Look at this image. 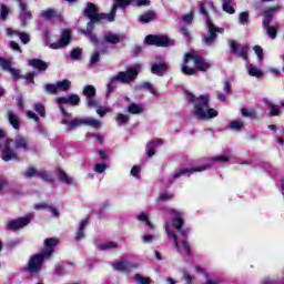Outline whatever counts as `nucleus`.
<instances>
[{"instance_id":"obj_12","label":"nucleus","mask_w":284,"mask_h":284,"mask_svg":"<svg viewBox=\"0 0 284 284\" xmlns=\"http://www.w3.org/2000/svg\"><path fill=\"white\" fill-rule=\"evenodd\" d=\"M82 94L83 97H85L87 99L85 103L89 108H97L99 105V102L95 101L97 88H94V85L92 84L85 85L82 90Z\"/></svg>"},{"instance_id":"obj_52","label":"nucleus","mask_w":284,"mask_h":284,"mask_svg":"<svg viewBox=\"0 0 284 284\" xmlns=\"http://www.w3.org/2000/svg\"><path fill=\"white\" fill-rule=\"evenodd\" d=\"M182 247L184 248L186 256H192V246H190L189 241H182Z\"/></svg>"},{"instance_id":"obj_6","label":"nucleus","mask_w":284,"mask_h":284,"mask_svg":"<svg viewBox=\"0 0 284 284\" xmlns=\"http://www.w3.org/2000/svg\"><path fill=\"white\" fill-rule=\"evenodd\" d=\"M118 8L119 3L116 2L112 6L110 13H103L99 12V7H97V4H94L93 2H88L84 11L93 16V21H100V23H103V21H109L110 23H112L116 17Z\"/></svg>"},{"instance_id":"obj_43","label":"nucleus","mask_w":284,"mask_h":284,"mask_svg":"<svg viewBox=\"0 0 284 284\" xmlns=\"http://www.w3.org/2000/svg\"><path fill=\"white\" fill-rule=\"evenodd\" d=\"M134 278L139 284H152V280L150 277H144L139 273L134 275Z\"/></svg>"},{"instance_id":"obj_54","label":"nucleus","mask_w":284,"mask_h":284,"mask_svg":"<svg viewBox=\"0 0 284 284\" xmlns=\"http://www.w3.org/2000/svg\"><path fill=\"white\" fill-rule=\"evenodd\" d=\"M271 116H278L281 114V109L276 104H270Z\"/></svg>"},{"instance_id":"obj_4","label":"nucleus","mask_w":284,"mask_h":284,"mask_svg":"<svg viewBox=\"0 0 284 284\" xmlns=\"http://www.w3.org/2000/svg\"><path fill=\"white\" fill-rule=\"evenodd\" d=\"M200 14H203L206 19V26H207V34L203 36L202 41L205 45H214L216 43V39H219V34H223L225 32V29L216 27L214 22H212V19L210 18V14L207 13V9H205V4L203 2H200Z\"/></svg>"},{"instance_id":"obj_50","label":"nucleus","mask_w":284,"mask_h":284,"mask_svg":"<svg viewBox=\"0 0 284 284\" xmlns=\"http://www.w3.org/2000/svg\"><path fill=\"white\" fill-rule=\"evenodd\" d=\"M45 91L49 92V94H57L59 92L58 84L49 83L45 85Z\"/></svg>"},{"instance_id":"obj_2","label":"nucleus","mask_w":284,"mask_h":284,"mask_svg":"<svg viewBox=\"0 0 284 284\" xmlns=\"http://www.w3.org/2000/svg\"><path fill=\"white\" fill-rule=\"evenodd\" d=\"M30 150V138L28 135L18 134L14 139L8 138L1 150V159L6 163L10 161H19V153Z\"/></svg>"},{"instance_id":"obj_36","label":"nucleus","mask_w":284,"mask_h":284,"mask_svg":"<svg viewBox=\"0 0 284 284\" xmlns=\"http://www.w3.org/2000/svg\"><path fill=\"white\" fill-rule=\"evenodd\" d=\"M83 54V49L81 48H74L73 50H71L70 52V59H72L73 61H79V59H81V55Z\"/></svg>"},{"instance_id":"obj_51","label":"nucleus","mask_w":284,"mask_h":284,"mask_svg":"<svg viewBox=\"0 0 284 284\" xmlns=\"http://www.w3.org/2000/svg\"><path fill=\"white\" fill-rule=\"evenodd\" d=\"M244 123H243V121H232L231 123H230V129L231 130H241V129H243L244 128Z\"/></svg>"},{"instance_id":"obj_26","label":"nucleus","mask_w":284,"mask_h":284,"mask_svg":"<svg viewBox=\"0 0 284 284\" xmlns=\"http://www.w3.org/2000/svg\"><path fill=\"white\" fill-rule=\"evenodd\" d=\"M57 172H58V179L59 181H61V183H65L67 185H70L72 183V178L68 176V173H65L63 169L59 168Z\"/></svg>"},{"instance_id":"obj_47","label":"nucleus","mask_w":284,"mask_h":284,"mask_svg":"<svg viewBox=\"0 0 284 284\" xmlns=\"http://www.w3.org/2000/svg\"><path fill=\"white\" fill-rule=\"evenodd\" d=\"M18 226L26 227V225H30V216H22L16 220Z\"/></svg>"},{"instance_id":"obj_53","label":"nucleus","mask_w":284,"mask_h":284,"mask_svg":"<svg viewBox=\"0 0 284 284\" xmlns=\"http://www.w3.org/2000/svg\"><path fill=\"white\" fill-rule=\"evenodd\" d=\"M33 108L39 113L40 116H45V106L43 104L36 103Z\"/></svg>"},{"instance_id":"obj_44","label":"nucleus","mask_w":284,"mask_h":284,"mask_svg":"<svg viewBox=\"0 0 284 284\" xmlns=\"http://www.w3.org/2000/svg\"><path fill=\"white\" fill-rule=\"evenodd\" d=\"M101 61V53L99 51H94L92 54H91V58H90V65H97V63H99Z\"/></svg>"},{"instance_id":"obj_56","label":"nucleus","mask_w":284,"mask_h":284,"mask_svg":"<svg viewBox=\"0 0 284 284\" xmlns=\"http://www.w3.org/2000/svg\"><path fill=\"white\" fill-rule=\"evenodd\" d=\"M105 170H108V165H105L104 163H98L94 166V171L98 172V174H103Z\"/></svg>"},{"instance_id":"obj_5","label":"nucleus","mask_w":284,"mask_h":284,"mask_svg":"<svg viewBox=\"0 0 284 284\" xmlns=\"http://www.w3.org/2000/svg\"><path fill=\"white\" fill-rule=\"evenodd\" d=\"M118 8L119 3L116 2L112 6L110 13H103L99 12V7H97V4H94L93 2H88L84 11L93 16V21H100V23H103V21H109L110 23H112L116 17Z\"/></svg>"},{"instance_id":"obj_45","label":"nucleus","mask_w":284,"mask_h":284,"mask_svg":"<svg viewBox=\"0 0 284 284\" xmlns=\"http://www.w3.org/2000/svg\"><path fill=\"white\" fill-rule=\"evenodd\" d=\"M115 121L118 123H120V125H123L125 123H129L130 122V115H125V114H122V113H119L115 118Z\"/></svg>"},{"instance_id":"obj_34","label":"nucleus","mask_w":284,"mask_h":284,"mask_svg":"<svg viewBox=\"0 0 284 284\" xmlns=\"http://www.w3.org/2000/svg\"><path fill=\"white\" fill-rule=\"evenodd\" d=\"M57 85H58V90H60L61 92H68L72 83L70 82V80H62L57 82Z\"/></svg>"},{"instance_id":"obj_38","label":"nucleus","mask_w":284,"mask_h":284,"mask_svg":"<svg viewBox=\"0 0 284 284\" xmlns=\"http://www.w3.org/2000/svg\"><path fill=\"white\" fill-rule=\"evenodd\" d=\"M8 14H10V8H8L6 4H2L0 7V21H8Z\"/></svg>"},{"instance_id":"obj_13","label":"nucleus","mask_w":284,"mask_h":284,"mask_svg":"<svg viewBox=\"0 0 284 284\" xmlns=\"http://www.w3.org/2000/svg\"><path fill=\"white\" fill-rule=\"evenodd\" d=\"M0 68L4 70V72H10L11 77L13 78V81L21 80V70L17 68H12V61L0 57Z\"/></svg>"},{"instance_id":"obj_3","label":"nucleus","mask_w":284,"mask_h":284,"mask_svg":"<svg viewBox=\"0 0 284 284\" xmlns=\"http://www.w3.org/2000/svg\"><path fill=\"white\" fill-rule=\"evenodd\" d=\"M189 103H194L193 114L200 121H210L216 119L219 111L210 108V95H200L196 98L193 93H187Z\"/></svg>"},{"instance_id":"obj_59","label":"nucleus","mask_w":284,"mask_h":284,"mask_svg":"<svg viewBox=\"0 0 284 284\" xmlns=\"http://www.w3.org/2000/svg\"><path fill=\"white\" fill-rule=\"evenodd\" d=\"M174 199V194L169 193H160L159 201H172Z\"/></svg>"},{"instance_id":"obj_40","label":"nucleus","mask_w":284,"mask_h":284,"mask_svg":"<svg viewBox=\"0 0 284 284\" xmlns=\"http://www.w3.org/2000/svg\"><path fill=\"white\" fill-rule=\"evenodd\" d=\"M38 176H40V179L45 183H54V179L50 176L47 171H39Z\"/></svg>"},{"instance_id":"obj_21","label":"nucleus","mask_w":284,"mask_h":284,"mask_svg":"<svg viewBox=\"0 0 284 284\" xmlns=\"http://www.w3.org/2000/svg\"><path fill=\"white\" fill-rule=\"evenodd\" d=\"M41 17L45 21H52V19H62L63 14L54 9H47L41 12Z\"/></svg>"},{"instance_id":"obj_27","label":"nucleus","mask_w":284,"mask_h":284,"mask_svg":"<svg viewBox=\"0 0 284 284\" xmlns=\"http://www.w3.org/2000/svg\"><path fill=\"white\" fill-rule=\"evenodd\" d=\"M143 105L136 103H131L126 109V112H129V114H143Z\"/></svg>"},{"instance_id":"obj_24","label":"nucleus","mask_w":284,"mask_h":284,"mask_svg":"<svg viewBox=\"0 0 284 284\" xmlns=\"http://www.w3.org/2000/svg\"><path fill=\"white\" fill-rule=\"evenodd\" d=\"M104 42L110 43L111 45H118V43H121V36L108 32L104 34Z\"/></svg>"},{"instance_id":"obj_25","label":"nucleus","mask_w":284,"mask_h":284,"mask_svg":"<svg viewBox=\"0 0 284 284\" xmlns=\"http://www.w3.org/2000/svg\"><path fill=\"white\" fill-rule=\"evenodd\" d=\"M70 41H72V34L70 33V30L62 31L60 36V43L63 48L70 45Z\"/></svg>"},{"instance_id":"obj_33","label":"nucleus","mask_w":284,"mask_h":284,"mask_svg":"<svg viewBox=\"0 0 284 284\" xmlns=\"http://www.w3.org/2000/svg\"><path fill=\"white\" fill-rule=\"evenodd\" d=\"M237 57L243 59L244 61H247L250 59V45L245 44L240 49V52L237 53Z\"/></svg>"},{"instance_id":"obj_63","label":"nucleus","mask_w":284,"mask_h":284,"mask_svg":"<svg viewBox=\"0 0 284 284\" xmlns=\"http://www.w3.org/2000/svg\"><path fill=\"white\" fill-rule=\"evenodd\" d=\"M223 90L226 94H232V84L230 83V81L224 82Z\"/></svg>"},{"instance_id":"obj_64","label":"nucleus","mask_w":284,"mask_h":284,"mask_svg":"<svg viewBox=\"0 0 284 284\" xmlns=\"http://www.w3.org/2000/svg\"><path fill=\"white\" fill-rule=\"evenodd\" d=\"M140 173H141V166L134 165V166L131 169V175H132V176H139Z\"/></svg>"},{"instance_id":"obj_60","label":"nucleus","mask_w":284,"mask_h":284,"mask_svg":"<svg viewBox=\"0 0 284 284\" xmlns=\"http://www.w3.org/2000/svg\"><path fill=\"white\" fill-rule=\"evenodd\" d=\"M230 48L231 52H233V54H236V52H239V42H236L235 40H231Z\"/></svg>"},{"instance_id":"obj_20","label":"nucleus","mask_w":284,"mask_h":284,"mask_svg":"<svg viewBox=\"0 0 284 284\" xmlns=\"http://www.w3.org/2000/svg\"><path fill=\"white\" fill-rule=\"evenodd\" d=\"M158 145H163V140H161V139L151 140L146 144V155H148L149 159H152V156H154V154H156V146Z\"/></svg>"},{"instance_id":"obj_28","label":"nucleus","mask_w":284,"mask_h":284,"mask_svg":"<svg viewBox=\"0 0 284 284\" xmlns=\"http://www.w3.org/2000/svg\"><path fill=\"white\" fill-rule=\"evenodd\" d=\"M138 88L139 90H148L153 97H159V91L154 90V85L150 82H142Z\"/></svg>"},{"instance_id":"obj_11","label":"nucleus","mask_w":284,"mask_h":284,"mask_svg":"<svg viewBox=\"0 0 284 284\" xmlns=\"http://www.w3.org/2000/svg\"><path fill=\"white\" fill-rule=\"evenodd\" d=\"M146 45H155L156 48H170V38L165 36L149 34L144 39Z\"/></svg>"},{"instance_id":"obj_46","label":"nucleus","mask_w":284,"mask_h":284,"mask_svg":"<svg viewBox=\"0 0 284 284\" xmlns=\"http://www.w3.org/2000/svg\"><path fill=\"white\" fill-rule=\"evenodd\" d=\"M253 50H254L257 59H260V61H263V59L265 58V53L263 52V47L256 44L253 47Z\"/></svg>"},{"instance_id":"obj_31","label":"nucleus","mask_w":284,"mask_h":284,"mask_svg":"<svg viewBox=\"0 0 284 284\" xmlns=\"http://www.w3.org/2000/svg\"><path fill=\"white\" fill-rule=\"evenodd\" d=\"M116 83H119V80H116V75H113L110 80L109 83L106 84V94H112L114 90H116Z\"/></svg>"},{"instance_id":"obj_57","label":"nucleus","mask_w":284,"mask_h":284,"mask_svg":"<svg viewBox=\"0 0 284 284\" xmlns=\"http://www.w3.org/2000/svg\"><path fill=\"white\" fill-rule=\"evenodd\" d=\"M212 161H214L215 163H227V161H230V158L226 155H217L213 158Z\"/></svg>"},{"instance_id":"obj_48","label":"nucleus","mask_w":284,"mask_h":284,"mask_svg":"<svg viewBox=\"0 0 284 284\" xmlns=\"http://www.w3.org/2000/svg\"><path fill=\"white\" fill-rule=\"evenodd\" d=\"M239 20L243 26H245V23H250V13L247 11L241 12Z\"/></svg>"},{"instance_id":"obj_15","label":"nucleus","mask_w":284,"mask_h":284,"mask_svg":"<svg viewBox=\"0 0 284 284\" xmlns=\"http://www.w3.org/2000/svg\"><path fill=\"white\" fill-rule=\"evenodd\" d=\"M170 214L172 216V225L174 230H181V227L185 225V219L183 217V213L176 209H171Z\"/></svg>"},{"instance_id":"obj_8","label":"nucleus","mask_w":284,"mask_h":284,"mask_svg":"<svg viewBox=\"0 0 284 284\" xmlns=\"http://www.w3.org/2000/svg\"><path fill=\"white\" fill-rule=\"evenodd\" d=\"M139 72H141V64H135L133 68H129L126 71H120L116 73L115 79L119 83L128 85L139 78Z\"/></svg>"},{"instance_id":"obj_14","label":"nucleus","mask_w":284,"mask_h":284,"mask_svg":"<svg viewBox=\"0 0 284 284\" xmlns=\"http://www.w3.org/2000/svg\"><path fill=\"white\" fill-rule=\"evenodd\" d=\"M113 270L115 272H122L123 274H130L132 270H136L139 267V264H134L132 262L128 261H115L112 263Z\"/></svg>"},{"instance_id":"obj_37","label":"nucleus","mask_w":284,"mask_h":284,"mask_svg":"<svg viewBox=\"0 0 284 284\" xmlns=\"http://www.w3.org/2000/svg\"><path fill=\"white\" fill-rule=\"evenodd\" d=\"M116 247H118V245H116V243H114V242H105V243H102V244H99V245H98V250H99L100 252H103V251H105V250L116 248Z\"/></svg>"},{"instance_id":"obj_29","label":"nucleus","mask_w":284,"mask_h":284,"mask_svg":"<svg viewBox=\"0 0 284 284\" xmlns=\"http://www.w3.org/2000/svg\"><path fill=\"white\" fill-rule=\"evenodd\" d=\"M222 10L226 12V14H234L236 12V9L232 7V0H223Z\"/></svg>"},{"instance_id":"obj_7","label":"nucleus","mask_w":284,"mask_h":284,"mask_svg":"<svg viewBox=\"0 0 284 284\" xmlns=\"http://www.w3.org/2000/svg\"><path fill=\"white\" fill-rule=\"evenodd\" d=\"M191 61H193L195 70L199 72H207V70L212 69V64L207 59L194 52H189L184 55V63H190Z\"/></svg>"},{"instance_id":"obj_9","label":"nucleus","mask_w":284,"mask_h":284,"mask_svg":"<svg viewBox=\"0 0 284 284\" xmlns=\"http://www.w3.org/2000/svg\"><path fill=\"white\" fill-rule=\"evenodd\" d=\"M57 103L60 108V112L62 113V116H65L67 119H72V113H68V111L63 105L77 106L81 103V98L79 97V94H70L68 98L59 97L57 98Z\"/></svg>"},{"instance_id":"obj_1","label":"nucleus","mask_w":284,"mask_h":284,"mask_svg":"<svg viewBox=\"0 0 284 284\" xmlns=\"http://www.w3.org/2000/svg\"><path fill=\"white\" fill-rule=\"evenodd\" d=\"M59 245V239L57 237H47L43 243V248L38 254L30 256L28 264L22 272H28L29 276L37 277L43 271V264L47 261H50L54 255V250Z\"/></svg>"},{"instance_id":"obj_30","label":"nucleus","mask_w":284,"mask_h":284,"mask_svg":"<svg viewBox=\"0 0 284 284\" xmlns=\"http://www.w3.org/2000/svg\"><path fill=\"white\" fill-rule=\"evenodd\" d=\"M83 125V119L75 118L70 121L67 132H72L77 130V128H81Z\"/></svg>"},{"instance_id":"obj_55","label":"nucleus","mask_w":284,"mask_h":284,"mask_svg":"<svg viewBox=\"0 0 284 284\" xmlns=\"http://www.w3.org/2000/svg\"><path fill=\"white\" fill-rule=\"evenodd\" d=\"M266 32L268 34V37H271V39H276L277 34H278V30H276L275 27H267Z\"/></svg>"},{"instance_id":"obj_39","label":"nucleus","mask_w":284,"mask_h":284,"mask_svg":"<svg viewBox=\"0 0 284 284\" xmlns=\"http://www.w3.org/2000/svg\"><path fill=\"white\" fill-rule=\"evenodd\" d=\"M83 125H91V128L99 130V128H101V122L94 119H83Z\"/></svg>"},{"instance_id":"obj_62","label":"nucleus","mask_w":284,"mask_h":284,"mask_svg":"<svg viewBox=\"0 0 284 284\" xmlns=\"http://www.w3.org/2000/svg\"><path fill=\"white\" fill-rule=\"evenodd\" d=\"M180 32L185 37V39H191L190 29H187V27H181Z\"/></svg>"},{"instance_id":"obj_61","label":"nucleus","mask_w":284,"mask_h":284,"mask_svg":"<svg viewBox=\"0 0 284 284\" xmlns=\"http://www.w3.org/2000/svg\"><path fill=\"white\" fill-rule=\"evenodd\" d=\"M7 230H21V229H20L17 220H13V221L8 223Z\"/></svg>"},{"instance_id":"obj_16","label":"nucleus","mask_w":284,"mask_h":284,"mask_svg":"<svg viewBox=\"0 0 284 284\" xmlns=\"http://www.w3.org/2000/svg\"><path fill=\"white\" fill-rule=\"evenodd\" d=\"M277 11H278V7H268L262 12L264 17L262 22L263 28L270 27V24L272 23V20L274 19L275 12Z\"/></svg>"},{"instance_id":"obj_10","label":"nucleus","mask_w":284,"mask_h":284,"mask_svg":"<svg viewBox=\"0 0 284 284\" xmlns=\"http://www.w3.org/2000/svg\"><path fill=\"white\" fill-rule=\"evenodd\" d=\"M83 16L89 19L88 23H87V30H82V34H84V37H88V39L90 40L91 43H94L95 45H98L99 43V37H97V34H94V27L95 26H101V21H95L94 17L91 16L89 12H87L85 10H83Z\"/></svg>"},{"instance_id":"obj_58","label":"nucleus","mask_w":284,"mask_h":284,"mask_svg":"<svg viewBox=\"0 0 284 284\" xmlns=\"http://www.w3.org/2000/svg\"><path fill=\"white\" fill-rule=\"evenodd\" d=\"M20 41L21 43H23L24 45H28V43H30V34L26 33V32H21L20 33Z\"/></svg>"},{"instance_id":"obj_17","label":"nucleus","mask_w":284,"mask_h":284,"mask_svg":"<svg viewBox=\"0 0 284 284\" xmlns=\"http://www.w3.org/2000/svg\"><path fill=\"white\" fill-rule=\"evenodd\" d=\"M170 70V64L166 62L153 63L151 65V73L155 77H165V72Z\"/></svg>"},{"instance_id":"obj_32","label":"nucleus","mask_w":284,"mask_h":284,"mask_svg":"<svg viewBox=\"0 0 284 284\" xmlns=\"http://www.w3.org/2000/svg\"><path fill=\"white\" fill-rule=\"evenodd\" d=\"M248 74L250 77H255L256 79L263 78V71L256 68L254 64L248 65Z\"/></svg>"},{"instance_id":"obj_41","label":"nucleus","mask_w":284,"mask_h":284,"mask_svg":"<svg viewBox=\"0 0 284 284\" xmlns=\"http://www.w3.org/2000/svg\"><path fill=\"white\" fill-rule=\"evenodd\" d=\"M34 77H37V72L34 71L28 72L26 75H21L20 72V79H23L24 81H27V83L34 84Z\"/></svg>"},{"instance_id":"obj_49","label":"nucleus","mask_w":284,"mask_h":284,"mask_svg":"<svg viewBox=\"0 0 284 284\" xmlns=\"http://www.w3.org/2000/svg\"><path fill=\"white\" fill-rule=\"evenodd\" d=\"M24 176L27 179H32V176H39V171H37V169L31 166V168L27 169Z\"/></svg>"},{"instance_id":"obj_18","label":"nucleus","mask_w":284,"mask_h":284,"mask_svg":"<svg viewBox=\"0 0 284 284\" xmlns=\"http://www.w3.org/2000/svg\"><path fill=\"white\" fill-rule=\"evenodd\" d=\"M205 170H210V166L203 165L192 169H182L174 172L173 179H180V176H185V174H194V172H205Z\"/></svg>"},{"instance_id":"obj_42","label":"nucleus","mask_w":284,"mask_h":284,"mask_svg":"<svg viewBox=\"0 0 284 284\" xmlns=\"http://www.w3.org/2000/svg\"><path fill=\"white\" fill-rule=\"evenodd\" d=\"M181 70L185 77H194L196 74V69L187 67V63L183 64Z\"/></svg>"},{"instance_id":"obj_22","label":"nucleus","mask_w":284,"mask_h":284,"mask_svg":"<svg viewBox=\"0 0 284 284\" xmlns=\"http://www.w3.org/2000/svg\"><path fill=\"white\" fill-rule=\"evenodd\" d=\"M29 65L36 68V70H39L40 72H45V70H48V62L37 58L29 60Z\"/></svg>"},{"instance_id":"obj_23","label":"nucleus","mask_w":284,"mask_h":284,"mask_svg":"<svg viewBox=\"0 0 284 284\" xmlns=\"http://www.w3.org/2000/svg\"><path fill=\"white\" fill-rule=\"evenodd\" d=\"M154 19H156V12L153 10H149L139 17L140 23H150Z\"/></svg>"},{"instance_id":"obj_19","label":"nucleus","mask_w":284,"mask_h":284,"mask_svg":"<svg viewBox=\"0 0 284 284\" xmlns=\"http://www.w3.org/2000/svg\"><path fill=\"white\" fill-rule=\"evenodd\" d=\"M6 116L10 123V125L13 128V130H21V119H19V115L14 113L12 110H8L6 112Z\"/></svg>"},{"instance_id":"obj_35","label":"nucleus","mask_w":284,"mask_h":284,"mask_svg":"<svg viewBox=\"0 0 284 284\" xmlns=\"http://www.w3.org/2000/svg\"><path fill=\"white\" fill-rule=\"evenodd\" d=\"M241 114L242 116H245V118H248V119H256V110L254 109H245V108H242L241 109Z\"/></svg>"}]
</instances>
